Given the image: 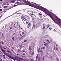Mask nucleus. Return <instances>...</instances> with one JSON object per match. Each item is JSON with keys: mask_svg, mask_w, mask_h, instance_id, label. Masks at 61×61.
I'll return each mask as SVG.
<instances>
[{"mask_svg": "<svg viewBox=\"0 0 61 61\" xmlns=\"http://www.w3.org/2000/svg\"><path fill=\"white\" fill-rule=\"evenodd\" d=\"M32 3H30V2H28L27 4H24L25 5H28L30 6H35V7H36V8L37 9V8H40V6H37L36 5V4L35 3L31 2Z\"/></svg>", "mask_w": 61, "mask_h": 61, "instance_id": "nucleus-1", "label": "nucleus"}, {"mask_svg": "<svg viewBox=\"0 0 61 61\" xmlns=\"http://www.w3.org/2000/svg\"><path fill=\"white\" fill-rule=\"evenodd\" d=\"M39 9H41V10H42V11H43V12H45L46 14H46L47 13L48 14H50L49 13H50V11H48L47 9L44 8L42 6H40V8Z\"/></svg>", "mask_w": 61, "mask_h": 61, "instance_id": "nucleus-2", "label": "nucleus"}, {"mask_svg": "<svg viewBox=\"0 0 61 61\" xmlns=\"http://www.w3.org/2000/svg\"><path fill=\"white\" fill-rule=\"evenodd\" d=\"M46 15H48V16H49L52 19L53 21H54V23H56V21L53 18V17L52 16V15H51V14H48V13H46Z\"/></svg>", "mask_w": 61, "mask_h": 61, "instance_id": "nucleus-3", "label": "nucleus"}, {"mask_svg": "<svg viewBox=\"0 0 61 61\" xmlns=\"http://www.w3.org/2000/svg\"><path fill=\"white\" fill-rule=\"evenodd\" d=\"M4 54H5V55L6 56H7L8 57H9V58H11L12 59V58H13V57L8 55V53H4Z\"/></svg>", "mask_w": 61, "mask_h": 61, "instance_id": "nucleus-4", "label": "nucleus"}, {"mask_svg": "<svg viewBox=\"0 0 61 61\" xmlns=\"http://www.w3.org/2000/svg\"><path fill=\"white\" fill-rule=\"evenodd\" d=\"M21 18L24 21H25L26 19H25V16H22L21 17Z\"/></svg>", "mask_w": 61, "mask_h": 61, "instance_id": "nucleus-5", "label": "nucleus"}, {"mask_svg": "<svg viewBox=\"0 0 61 61\" xmlns=\"http://www.w3.org/2000/svg\"><path fill=\"white\" fill-rule=\"evenodd\" d=\"M44 43H45L44 44V45L46 46L47 47H48V43H46V42H44Z\"/></svg>", "mask_w": 61, "mask_h": 61, "instance_id": "nucleus-6", "label": "nucleus"}, {"mask_svg": "<svg viewBox=\"0 0 61 61\" xmlns=\"http://www.w3.org/2000/svg\"><path fill=\"white\" fill-rule=\"evenodd\" d=\"M23 2L25 3L24 4V5H25V4H27V3H28V2L26 1L25 0H23Z\"/></svg>", "mask_w": 61, "mask_h": 61, "instance_id": "nucleus-7", "label": "nucleus"}, {"mask_svg": "<svg viewBox=\"0 0 61 61\" xmlns=\"http://www.w3.org/2000/svg\"><path fill=\"white\" fill-rule=\"evenodd\" d=\"M30 25H31V23H29L27 26V28H29V27L30 26Z\"/></svg>", "mask_w": 61, "mask_h": 61, "instance_id": "nucleus-8", "label": "nucleus"}, {"mask_svg": "<svg viewBox=\"0 0 61 61\" xmlns=\"http://www.w3.org/2000/svg\"><path fill=\"white\" fill-rule=\"evenodd\" d=\"M3 15H4V13H2L0 14V17H2V16H3Z\"/></svg>", "mask_w": 61, "mask_h": 61, "instance_id": "nucleus-9", "label": "nucleus"}, {"mask_svg": "<svg viewBox=\"0 0 61 61\" xmlns=\"http://www.w3.org/2000/svg\"><path fill=\"white\" fill-rule=\"evenodd\" d=\"M33 25L34 28H35V27H36V24H33Z\"/></svg>", "mask_w": 61, "mask_h": 61, "instance_id": "nucleus-10", "label": "nucleus"}, {"mask_svg": "<svg viewBox=\"0 0 61 61\" xmlns=\"http://www.w3.org/2000/svg\"><path fill=\"white\" fill-rule=\"evenodd\" d=\"M44 26L43 27V29H45V24H44L43 25Z\"/></svg>", "mask_w": 61, "mask_h": 61, "instance_id": "nucleus-11", "label": "nucleus"}, {"mask_svg": "<svg viewBox=\"0 0 61 61\" xmlns=\"http://www.w3.org/2000/svg\"><path fill=\"white\" fill-rule=\"evenodd\" d=\"M29 50L30 51H31V46L29 47Z\"/></svg>", "mask_w": 61, "mask_h": 61, "instance_id": "nucleus-12", "label": "nucleus"}, {"mask_svg": "<svg viewBox=\"0 0 61 61\" xmlns=\"http://www.w3.org/2000/svg\"><path fill=\"white\" fill-rule=\"evenodd\" d=\"M34 53L35 52H34V51H33L32 53L31 54V55H34Z\"/></svg>", "mask_w": 61, "mask_h": 61, "instance_id": "nucleus-13", "label": "nucleus"}, {"mask_svg": "<svg viewBox=\"0 0 61 61\" xmlns=\"http://www.w3.org/2000/svg\"><path fill=\"white\" fill-rule=\"evenodd\" d=\"M47 42H48L49 43H50V41H49V40H48V39H47L46 40Z\"/></svg>", "mask_w": 61, "mask_h": 61, "instance_id": "nucleus-14", "label": "nucleus"}, {"mask_svg": "<svg viewBox=\"0 0 61 61\" xmlns=\"http://www.w3.org/2000/svg\"><path fill=\"white\" fill-rule=\"evenodd\" d=\"M38 55H37L36 57V59H37L38 58Z\"/></svg>", "mask_w": 61, "mask_h": 61, "instance_id": "nucleus-15", "label": "nucleus"}, {"mask_svg": "<svg viewBox=\"0 0 61 61\" xmlns=\"http://www.w3.org/2000/svg\"><path fill=\"white\" fill-rule=\"evenodd\" d=\"M41 49H45V47H42L41 48Z\"/></svg>", "mask_w": 61, "mask_h": 61, "instance_id": "nucleus-16", "label": "nucleus"}, {"mask_svg": "<svg viewBox=\"0 0 61 61\" xmlns=\"http://www.w3.org/2000/svg\"><path fill=\"white\" fill-rule=\"evenodd\" d=\"M7 52L8 53H11L10 51L8 50H7Z\"/></svg>", "mask_w": 61, "mask_h": 61, "instance_id": "nucleus-17", "label": "nucleus"}, {"mask_svg": "<svg viewBox=\"0 0 61 61\" xmlns=\"http://www.w3.org/2000/svg\"><path fill=\"white\" fill-rule=\"evenodd\" d=\"M1 49L2 50V51H4V52H5V51L3 49Z\"/></svg>", "mask_w": 61, "mask_h": 61, "instance_id": "nucleus-18", "label": "nucleus"}, {"mask_svg": "<svg viewBox=\"0 0 61 61\" xmlns=\"http://www.w3.org/2000/svg\"><path fill=\"white\" fill-rule=\"evenodd\" d=\"M58 22L59 24H60L61 25V23H60L59 21H58Z\"/></svg>", "mask_w": 61, "mask_h": 61, "instance_id": "nucleus-19", "label": "nucleus"}, {"mask_svg": "<svg viewBox=\"0 0 61 61\" xmlns=\"http://www.w3.org/2000/svg\"><path fill=\"white\" fill-rule=\"evenodd\" d=\"M54 50H56V46H54Z\"/></svg>", "mask_w": 61, "mask_h": 61, "instance_id": "nucleus-20", "label": "nucleus"}, {"mask_svg": "<svg viewBox=\"0 0 61 61\" xmlns=\"http://www.w3.org/2000/svg\"><path fill=\"white\" fill-rule=\"evenodd\" d=\"M27 41V40H24V43H25V42H26Z\"/></svg>", "mask_w": 61, "mask_h": 61, "instance_id": "nucleus-21", "label": "nucleus"}, {"mask_svg": "<svg viewBox=\"0 0 61 61\" xmlns=\"http://www.w3.org/2000/svg\"><path fill=\"white\" fill-rule=\"evenodd\" d=\"M3 56H4L3 58H5V55H3Z\"/></svg>", "mask_w": 61, "mask_h": 61, "instance_id": "nucleus-22", "label": "nucleus"}, {"mask_svg": "<svg viewBox=\"0 0 61 61\" xmlns=\"http://www.w3.org/2000/svg\"><path fill=\"white\" fill-rule=\"evenodd\" d=\"M56 19H57L58 20V17H56Z\"/></svg>", "mask_w": 61, "mask_h": 61, "instance_id": "nucleus-23", "label": "nucleus"}, {"mask_svg": "<svg viewBox=\"0 0 61 61\" xmlns=\"http://www.w3.org/2000/svg\"><path fill=\"white\" fill-rule=\"evenodd\" d=\"M56 50H57V51H58V48H57V47H56Z\"/></svg>", "mask_w": 61, "mask_h": 61, "instance_id": "nucleus-24", "label": "nucleus"}, {"mask_svg": "<svg viewBox=\"0 0 61 61\" xmlns=\"http://www.w3.org/2000/svg\"><path fill=\"white\" fill-rule=\"evenodd\" d=\"M32 20H34V17H32Z\"/></svg>", "mask_w": 61, "mask_h": 61, "instance_id": "nucleus-25", "label": "nucleus"}, {"mask_svg": "<svg viewBox=\"0 0 61 61\" xmlns=\"http://www.w3.org/2000/svg\"><path fill=\"white\" fill-rule=\"evenodd\" d=\"M1 42H2V44H3V45H4V42H3V41H2Z\"/></svg>", "mask_w": 61, "mask_h": 61, "instance_id": "nucleus-26", "label": "nucleus"}, {"mask_svg": "<svg viewBox=\"0 0 61 61\" xmlns=\"http://www.w3.org/2000/svg\"><path fill=\"white\" fill-rule=\"evenodd\" d=\"M21 52V50H19L18 51V52Z\"/></svg>", "mask_w": 61, "mask_h": 61, "instance_id": "nucleus-27", "label": "nucleus"}, {"mask_svg": "<svg viewBox=\"0 0 61 61\" xmlns=\"http://www.w3.org/2000/svg\"><path fill=\"white\" fill-rule=\"evenodd\" d=\"M12 39H13V41H14V37H12Z\"/></svg>", "mask_w": 61, "mask_h": 61, "instance_id": "nucleus-28", "label": "nucleus"}, {"mask_svg": "<svg viewBox=\"0 0 61 61\" xmlns=\"http://www.w3.org/2000/svg\"><path fill=\"white\" fill-rule=\"evenodd\" d=\"M39 15H42L40 13L39 14Z\"/></svg>", "mask_w": 61, "mask_h": 61, "instance_id": "nucleus-29", "label": "nucleus"}, {"mask_svg": "<svg viewBox=\"0 0 61 61\" xmlns=\"http://www.w3.org/2000/svg\"><path fill=\"white\" fill-rule=\"evenodd\" d=\"M31 15H34V14L33 13H32L31 14Z\"/></svg>", "mask_w": 61, "mask_h": 61, "instance_id": "nucleus-30", "label": "nucleus"}, {"mask_svg": "<svg viewBox=\"0 0 61 61\" xmlns=\"http://www.w3.org/2000/svg\"><path fill=\"white\" fill-rule=\"evenodd\" d=\"M46 36H49V35H46Z\"/></svg>", "mask_w": 61, "mask_h": 61, "instance_id": "nucleus-31", "label": "nucleus"}, {"mask_svg": "<svg viewBox=\"0 0 61 61\" xmlns=\"http://www.w3.org/2000/svg\"><path fill=\"white\" fill-rule=\"evenodd\" d=\"M32 13L34 14H36V12H33Z\"/></svg>", "mask_w": 61, "mask_h": 61, "instance_id": "nucleus-32", "label": "nucleus"}, {"mask_svg": "<svg viewBox=\"0 0 61 61\" xmlns=\"http://www.w3.org/2000/svg\"><path fill=\"white\" fill-rule=\"evenodd\" d=\"M6 7H7V6H4L5 8H6Z\"/></svg>", "mask_w": 61, "mask_h": 61, "instance_id": "nucleus-33", "label": "nucleus"}, {"mask_svg": "<svg viewBox=\"0 0 61 61\" xmlns=\"http://www.w3.org/2000/svg\"><path fill=\"white\" fill-rule=\"evenodd\" d=\"M50 30H51L52 29V28H49Z\"/></svg>", "mask_w": 61, "mask_h": 61, "instance_id": "nucleus-34", "label": "nucleus"}, {"mask_svg": "<svg viewBox=\"0 0 61 61\" xmlns=\"http://www.w3.org/2000/svg\"><path fill=\"white\" fill-rule=\"evenodd\" d=\"M30 16H31V17L32 18L34 17V16H33L31 15Z\"/></svg>", "mask_w": 61, "mask_h": 61, "instance_id": "nucleus-35", "label": "nucleus"}, {"mask_svg": "<svg viewBox=\"0 0 61 61\" xmlns=\"http://www.w3.org/2000/svg\"><path fill=\"white\" fill-rule=\"evenodd\" d=\"M43 59L44 60H45V59H44V57H43Z\"/></svg>", "mask_w": 61, "mask_h": 61, "instance_id": "nucleus-36", "label": "nucleus"}, {"mask_svg": "<svg viewBox=\"0 0 61 61\" xmlns=\"http://www.w3.org/2000/svg\"><path fill=\"white\" fill-rule=\"evenodd\" d=\"M26 24H28V22H27V21H26Z\"/></svg>", "mask_w": 61, "mask_h": 61, "instance_id": "nucleus-37", "label": "nucleus"}, {"mask_svg": "<svg viewBox=\"0 0 61 61\" xmlns=\"http://www.w3.org/2000/svg\"><path fill=\"white\" fill-rule=\"evenodd\" d=\"M40 52H41V53H42V50H41L40 51Z\"/></svg>", "mask_w": 61, "mask_h": 61, "instance_id": "nucleus-38", "label": "nucleus"}, {"mask_svg": "<svg viewBox=\"0 0 61 61\" xmlns=\"http://www.w3.org/2000/svg\"><path fill=\"white\" fill-rule=\"evenodd\" d=\"M30 54H31V51H30Z\"/></svg>", "mask_w": 61, "mask_h": 61, "instance_id": "nucleus-39", "label": "nucleus"}, {"mask_svg": "<svg viewBox=\"0 0 61 61\" xmlns=\"http://www.w3.org/2000/svg\"><path fill=\"white\" fill-rule=\"evenodd\" d=\"M55 20H56V21H57V19H55Z\"/></svg>", "mask_w": 61, "mask_h": 61, "instance_id": "nucleus-40", "label": "nucleus"}, {"mask_svg": "<svg viewBox=\"0 0 61 61\" xmlns=\"http://www.w3.org/2000/svg\"><path fill=\"white\" fill-rule=\"evenodd\" d=\"M51 58V59H53V58L52 57H50Z\"/></svg>", "mask_w": 61, "mask_h": 61, "instance_id": "nucleus-41", "label": "nucleus"}, {"mask_svg": "<svg viewBox=\"0 0 61 61\" xmlns=\"http://www.w3.org/2000/svg\"><path fill=\"white\" fill-rule=\"evenodd\" d=\"M20 47H22V45H20Z\"/></svg>", "mask_w": 61, "mask_h": 61, "instance_id": "nucleus-42", "label": "nucleus"}, {"mask_svg": "<svg viewBox=\"0 0 61 61\" xmlns=\"http://www.w3.org/2000/svg\"><path fill=\"white\" fill-rule=\"evenodd\" d=\"M40 50V48H39V52H40V51H39V50Z\"/></svg>", "mask_w": 61, "mask_h": 61, "instance_id": "nucleus-43", "label": "nucleus"}, {"mask_svg": "<svg viewBox=\"0 0 61 61\" xmlns=\"http://www.w3.org/2000/svg\"><path fill=\"white\" fill-rule=\"evenodd\" d=\"M2 9H0V11H2Z\"/></svg>", "mask_w": 61, "mask_h": 61, "instance_id": "nucleus-44", "label": "nucleus"}, {"mask_svg": "<svg viewBox=\"0 0 61 61\" xmlns=\"http://www.w3.org/2000/svg\"><path fill=\"white\" fill-rule=\"evenodd\" d=\"M18 23L19 22L18 21L17 22V24H18Z\"/></svg>", "mask_w": 61, "mask_h": 61, "instance_id": "nucleus-45", "label": "nucleus"}, {"mask_svg": "<svg viewBox=\"0 0 61 61\" xmlns=\"http://www.w3.org/2000/svg\"><path fill=\"white\" fill-rule=\"evenodd\" d=\"M57 61H59V59H57Z\"/></svg>", "mask_w": 61, "mask_h": 61, "instance_id": "nucleus-46", "label": "nucleus"}, {"mask_svg": "<svg viewBox=\"0 0 61 61\" xmlns=\"http://www.w3.org/2000/svg\"><path fill=\"white\" fill-rule=\"evenodd\" d=\"M13 25L14 26H15V24H14Z\"/></svg>", "mask_w": 61, "mask_h": 61, "instance_id": "nucleus-47", "label": "nucleus"}, {"mask_svg": "<svg viewBox=\"0 0 61 61\" xmlns=\"http://www.w3.org/2000/svg\"><path fill=\"white\" fill-rule=\"evenodd\" d=\"M10 29H12V27H11L10 28Z\"/></svg>", "mask_w": 61, "mask_h": 61, "instance_id": "nucleus-48", "label": "nucleus"}, {"mask_svg": "<svg viewBox=\"0 0 61 61\" xmlns=\"http://www.w3.org/2000/svg\"><path fill=\"white\" fill-rule=\"evenodd\" d=\"M47 39H45V40H47Z\"/></svg>", "mask_w": 61, "mask_h": 61, "instance_id": "nucleus-49", "label": "nucleus"}, {"mask_svg": "<svg viewBox=\"0 0 61 61\" xmlns=\"http://www.w3.org/2000/svg\"><path fill=\"white\" fill-rule=\"evenodd\" d=\"M14 6H16V5H14Z\"/></svg>", "mask_w": 61, "mask_h": 61, "instance_id": "nucleus-50", "label": "nucleus"}, {"mask_svg": "<svg viewBox=\"0 0 61 61\" xmlns=\"http://www.w3.org/2000/svg\"><path fill=\"white\" fill-rule=\"evenodd\" d=\"M4 49H6V48H5V47H4Z\"/></svg>", "mask_w": 61, "mask_h": 61, "instance_id": "nucleus-51", "label": "nucleus"}, {"mask_svg": "<svg viewBox=\"0 0 61 61\" xmlns=\"http://www.w3.org/2000/svg\"><path fill=\"white\" fill-rule=\"evenodd\" d=\"M23 56H24V55H25V54H23Z\"/></svg>", "mask_w": 61, "mask_h": 61, "instance_id": "nucleus-52", "label": "nucleus"}, {"mask_svg": "<svg viewBox=\"0 0 61 61\" xmlns=\"http://www.w3.org/2000/svg\"><path fill=\"white\" fill-rule=\"evenodd\" d=\"M57 46H58L57 44V45H56L57 47Z\"/></svg>", "mask_w": 61, "mask_h": 61, "instance_id": "nucleus-53", "label": "nucleus"}, {"mask_svg": "<svg viewBox=\"0 0 61 61\" xmlns=\"http://www.w3.org/2000/svg\"><path fill=\"white\" fill-rule=\"evenodd\" d=\"M6 5H9V4H6Z\"/></svg>", "mask_w": 61, "mask_h": 61, "instance_id": "nucleus-54", "label": "nucleus"}, {"mask_svg": "<svg viewBox=\"0 0 61 61\" xmlns=\"http://www.w3.org/2000/svg\"><path fill=\"white\" fill-rule=\"evenodd\" d=\"M22 33L23 34H24V32H23Z\"/></svg>", "mask_w": 61, "mask_h": 61, "instance_id": "nucleus-55", "label": "nucleus"}, {"mask_svg": "<svg viewBox=\"0 0 61 61\" xmlns=\"http://www.w3.org/2000/svg\"><path fill=\"white\" fill-rule=\"evenodd\" d=\"M48 26H49V25H47Z\"/></svg>", "mask_w": 61, "mask_h": 61, "instance_id": "nucleus-56", "label": "nucleus"}, {"mask_svg": "<svg viewBox=\"0 0 61 61\" xmlns=\"http://www.w3.org/2000/svg\"><path fill=\"white\" fill-rule=\"evenodd\" d=\"M13 34H15V33H13Z\"/></svg>", "mask_w": 61, "mask_h": 61, "instance_id": "nucleus-57", "label": "nucleus"}, {"mask_svg": "<svg viewBox=\"0 0 61 61\" xmlns=\"http://www.w3.org/2000/svg\"><path fill=\"white\" fill-rule=\"evenodd\" d=\"M20 36H22V35L21 34V35H20Z\"/></svg>", "mask_w": 61, "mask_h": 61, "instance_id": "nucleus-58", "label": "nucleus"}, {"mask_svg": "<svg viewBox=\"0 0 61 61\" xmlns=\"http://www.w3.org/2000/svg\"><path fill=\"white\" fill-rule=\"evenodd\" d=\"M6 12V11H5L4 12L5 13V12Z\"/></svg>", "mask_w": 61, "mask_h": 61, "instance_id": "nucleus-59", "label": "nucleus"}, {"mask_svg": "<svg viewBox=\"0 0 61 61\" xmlns=\"http://www.w3.org/2000/svg\"><path fill=\"white\" fill-rule=\"evenodd\" d=\"M0 61H2V60L1 59V60H0Z\"/></svg>", "mask_w": 61, "mask_h": 61, "instance_id": "nucleus-60", "label": "nucleus"}, {"mask_svg": "<svg viewBox=\"0 0 61 61\" xmlns=\"http://www.w3.org/2000/svg\"><path fill=\"white\" fill-rule=\"evenodd\" d=\"M20 29H22V28H20Z\"/></svg>", "mask_w": 61, "mask_h": 61, "instance_id": "nucleus-61", "label": "nucleus"}, {"mask_svg": "<svg viewBox=\"0 0 61 61\" xmlns=\"http://www.w3.org/2000/svg\"><path fill=\"white\" fill-rule=\"evenodd\" d=\"M0 1H3V0H0Z\"/></svg>", "mask_w": 61, "mask_h": 61, "instance_id": "nucleus-62", "label": "nucleus"}, {"mask_svg": "<svg viewBox=\"0 0 61 61\" xmlns=\"http://www.w3.org/2000/svg\"><path fill=\"white\" fill-rule=\"evenodd\" d=\"M20 32H21V31H20Z\"/></svg>", "mask_w": 61, "mask_h": 61, "instance_id": "nucleus-63", "label": "nucleus"}, {"mask_svg": "<svg viewBox=\"0 0 61 61\" xmlns=\"http://www.w3.org/2000/svg\"><path fill=\"white\" fill-rule=\"evenodd\" d=\"M17 26H19V25L18 24L17 25Z\"/></svg>", "mask_w": 61, "mask_h": 61, "instance_id": "nucleus-64", "label": "nucleus"}]
</instances>
